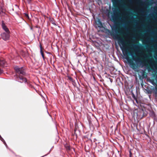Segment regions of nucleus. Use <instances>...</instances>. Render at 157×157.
<instances>
[{
  "label": "nucleus",
  "instance_id": "18",
  "mask_svg": "<svg viewBox=\"0 0 157 157\" xmlns=\"http://www.w3.org/2000/svg\"><path fill=\"white\" fill-rule=\"evenodd\" d=\"M129 1H130V2H132V0H129Z\"/></svg>",
  "mask_w": 157,
  "mask_h": 157
},
{
  "label": "nucleus",
  "instance_id": "7",
  "mask_svg": "<svg viewBox=\"0 0 157 157\" xmlns=\"http://www.w3.org/2000/svg\"><path fill=\"white\" fill-rule=\"evenodd\" d=\"M2 29L6 32V33H10V32L9 30V29L4 24L2 23Z\"/></svg>",
  "mask_w": 157,
  "mask_h": 157
},
{
  "label": "nucleus",
  "instance_id": "21",
  "mask_svg": "<svg viewBox=\"0 0 157 157\" xmlns=\"http://www.w3.org/2000/svg\"><path fill=\"white\" fill-rule=\"evenodd\" d=\"M0 138H1V136L0 135Z\"/></svg>",
  "mask_w": 157,
  "mask_h": 157
},
{
  "label": "nucleus",
  "instance_id": "20",
  "mask_svg": "<svg viewBox=\"0 0 157 157\" xmlns=\"http://www.w3.org/2000/svg\"><path fill=\"white\" fill-rule=\"evenodd\" d=\"M99 26V27H101V26Z\"/></svg>",
  "mask_w": 157,
  "mask_h": 157
},
{
  "label": "nucleus",
  "instance_id": "9",
  "mask_svg": "<svg viewBox=\"0 0 157 157\" xmlns=\"http://www.w3.org/2000/svg\"><path fill=\"white\" fill-rule=\"evenodd\" d=\"M132 46L134 47L135 50L137 51H140V47L138 45L136 44H133L132 45Z\"/></svg>",
  "mask_w": 157,
  "mask_h": 157
},
{
  "label": "nucleus",
  "instance_id": "17",
  "mask_svg": "<svg viewBox=\"0 0 157 157\" xmlns=\"http://www.w3.org/2000/svg\"><path fill=\"white\" fill-rule=\"evenodd\" d=\"M141 12H144V9H142L141 10H140Z\"/></svg>",
  "mask_w": 157,
  "mask_h": 157
},
{
  "label": "nucleus",
  "instance_id": "3",
  "mask_svg": "<svg viewBox=\"0 0 157 157\" xmlns=\"http://www.w3.org/2000/svg\"><path fill=\"white\" fill-rule=\"evenodd\" d=\"M126 59L129 63L131 67L134 71H138L137 66H136V64L132 61L127 56Z\"/></svg>",
  "mask_w": 157,
  "mask_h": 157
},
{
  "label": "nucleus",
  "instance_id": "10",
  "mask_svg": "<svg viewBox=\"0 0 157 157\" xmlns=\"http://www.w3.org/2000/svg\"><path fill=\"white\" fill-rule=\"evenodd\" d=\"M40 52L41 54V55H42V58H43L44 59V56L43 53V52L42 50L41 46H40Z\"/></svg>",
  "mask_w": 157,
  "mask_h": 157
},
{
  "label": "nucleus",
  "instance_id": "19",
  "mask_svg": "<svg viewBox=\"0 0 157 157\" xmlns=\"http://www.w3.org/2000/svg\"><path fill=\"white\" fill-rule=\"evenodd\" d=\"M100 25H101V26H102V24H101V23H100Z\"/></svg>",
  "mask_w": 157,
  "mask_h": 157
},
{
  "label": "nucleus",
  "instance_id": "1",
  "mask_svg": "<svg viewBox=\"0 0 157 157\" xmlns=\"http://www.w3.org/2000/svg\"><path fill=\"white\" fill-rule=\"evenodd\" d=\"M130 55L132 57L133 59L134 60L136 63L137 65H138L139 63H140V65L141 66V67H142L143 66H147V64L146 63L145 60L144 59L143 61H142L140 58H136L133 55L132 52H130ZM147 63H148L150 66L152 65L153 63H155V61L153 58L149 59L146 60Z\"/></svg>",
  "mask_w": 157,
  "mask_h": 157
},
{
  "label": "nucleus",
  "instance_id": "15",
  "mask_svg": "<svg viewBox=\"0 0 157 157\" xmlns=\"http://www.w3.org/2000/svg\"><path fill=\"white\" fill-rule=\"evenodd\" d=\"M135 22L136 24H138V21L137 20H135Z\"/></svg>",
  "mask_w": 157,
  "mask_h": 157
},
{
  "label": "nucleus",
  "instance_id": "4",
  "mask_svg": "<svg viewBox=\"0 0 157 157\" xmlns=\"http://www.w3.org/2000/svg\"><path fill=\"white\" fill-rule=\"evenodd\" d=\"M14 69L15 71L20 75H24L25 72L22 67H19L17 66L14 67Z\"/></svg>",
  "mask_w": 157,
  "mask_h": 157
},
{
  "label": "nucleus",
  "instance_id": "14",
  "mask_svg": "<svg viewBox=\"0 0 157 157\" xmlns=\"http://www.w3.org/2000/svg\"><path fill=\"white\" fill-rule=\"evenodd\" d=\"M27 1L29 3H30L32 1V0H27Z\"/></svg>",
  "mask_w": 157,
  "mask_h": 157
},
{
  "label": "nucleus",
  "instance_id": "11",
  "mask_svg": "<svg viewBox=\"0 0 157 157\" xmlns=\"http://www.w3.org/2000/svg\"><path fill=\"white\" fill-rule=\"evenodd\" d=\"M150 82L154 86H155L156 85V83L154 82V80L153 79L150 80Z\"/></svg>",
  "mask_w": 157,
  "mask_h": 157
},
{
  "label": "nucleus",
  "instance_id": "13",
  "mask_svg": "<svg viewBox=\"0 0 157 157\" xmlns=\"http://www.w3.org/2000/svg\"><path fill=\"white\" fill-rule=\"evenodd\" d=\"M141 54H144V56H143V58H147V57H148L147 56L146 54H145L143 53H142V52L141 53Z\"/></svg>",
  "mask_w": 157,
  "mask_h": 157
},
{
  "label": "nucleus",
  "instance_id": "12",
  "mask_svg": "<svg viewBox=\"0 0 157 157\" xmlns=\"http://www.w3.org/2000/svg\"><path fill=\"white\" fill-rule=\"evenodd\" d=\"M0 139H1V140L3 142V143H4V144H5V145L6 146H7V144L5 142V140H4L2 138V137H1V138H0Z\"/></svg>",
  "mask_w": 157,
  "mask_h": 157
},
{
  "label": "nucleus",
  "instance_id": "16",
  "mask_svg": "<svg viewBox=\"0 0 157 157\" xmlns=\"http://www.w3.org/2000/svg\"><path fill=\"white\" fill-rule=\"evenodd\" d=\"M2 71L0 69V74L2 73Z\"/></svg>",
  "mask_w": 157,
  "mask_h": 157
},
{
  "label": "nucleus",
  "instance_id": "8",
  "mask_svg": "<svg viewBox=\"0 0 157 157\" xmlns=\"http://www.w3.org/2000/svg\"><path fill=\"white\" fill-rule=\"evenodd\" d=\"M19 78L20 81H18L19 82L21 83L23 82H26V80L25 78H24L21 77L20 75L19 76Z\"/></svg>",
  "mask_w": 157,
  "mask_h": 157
},
{
  "label": "nucleus",
  "instance_id": "6",
  "mask_svg": "<svg viewBox=\"0 0 157 157\" xmlns=\"http://www.w3.org/2000/svg\"><path fill=\"white\" fill-rule=\"evenodd\" d=\"M6 62L3 59H0V65L2 67L6 66Z\"/></svg>",
  "mask_w": 157,
  "mask_h": 157
},
{
  "label": "nucleus",
  "instance_id": "2",
  "mask_svg": "<svg viewBox=\"0 0 157 157\" xmlns=\"http://www.w3.org/2000/svg\"><path fill=\"white\" fill-rule=\"evenodd\" d=\"M118 42L122 52H124L125 54L127 55L128 52L126 49L125 43L123 38L119 37L118 39Z\"/></svg>",
  "mask_w": 157,
  "mask_h": 157
},
{
  "label": "nucleus",
  "instance_id": "5",
  "mask_svg": "<svg viewBox=\"0 0 157 157\" xmlns=\"http://www.w3.org/2000/svg\"><path fill=\"white\" fill-rule=\"evenodd\" d=\"M9 33H3L1 34V36L2 38L4 40H8L10 37Z\"/></svg>",
  "mask_w": 157,
  "mask_h": 157
}]
</instances>
